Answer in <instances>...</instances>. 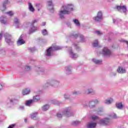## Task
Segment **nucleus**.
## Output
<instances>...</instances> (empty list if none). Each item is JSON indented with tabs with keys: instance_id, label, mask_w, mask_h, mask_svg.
I'll use <instances>...</instances> for the list:
<instances>
[{
	"instance_id": "b1692460",
	"label": "nucleus",
	"mask_w": 128,
	"mask_h": 128,
	"mask_svg": "<svg viewBox=\"0 0 128 128\" xmlns=\"http://www.w3.org/2000/svg\"><path fill=\"white\" fill-rule=\"evenodd\" d=\"M80 124V121H74L72 122V124L73 126H78V124Z\"/></svg>"
},
{
	"instance_id": "5701e85b",
	"label": "nucleus",
	"mask_w": 128,
	"mask_h": 128,
	"mask_svg": "<svg viewBox=\"0 0 128 128\" xmlns=\"http://www.w3.org/2000/svg\"><path fill=\"white\" fill-rule=\"evenodd\" d=\"M121 10H122L123 12H126V6H121Z\"/></svg>"
},
{
	"instance_id": "58836bf2",
	"label": "nucleus",
	"mask_w": 128,
	"mask_h": 128,
	"mask_svg": "<svg viewBox=\"0 0 128 128\" xmlns=\"http://www.w3.org/2000/svg\"><path fill=\"white\" fill-rule=\"evenodd\" d=\"M26 70H30V67L26 66Z\"/></svg>"
},
{
	"instance_id": "f03ea898",
	"label": "nucleus",
	"mask_w": 128,
	"mask_h": 128,
	"mask_svg": "<svg viewBox=\"0 0 128 128\" xmlns=\"http://www.w3.org/2000/svg\"><path fill=\"white\" fill-rule=\"evenodd\" d=\"M63 116H66V118H70V116H74V114L72 111H70V108H68L65 110V111L62 112Z\"/></svg>"
},
{
	"instance_id": "423d86ee",
	"label": "nucleus",
	"mask_w": 128,
	"mask_h": 128,
	"mask_svg": "<svg viewBox=\"0 0 128 128\" xmlns=\"http://www.w3.org/2000/svg\"><path fill=\"white\" fill-rule=\"evenodd\" d=\"M110 124V119L105 118L104 120H100V124H103V126H106Z\"/></svg>"
},
{
	"instance_id": "864d4df0",
	"label": "nucleus",
	"mask_w": 128,
	"mask_h": 128,
	"mask_svg": "<svg viewBox=\"0 0 128 128\" xmlns=\"http://www.w3.org/2000/svg\"><path fill=\"white\" fill-rule=\"evenodd\" d=\"M66 99H67L68 98H66Z\"/></svg>"
},
{
	"instance_id": "8fccbe9b",
	"label": "nucleus",
	"mask_w": 128,
	"mask_h": 128,
	"mask_svg": "<svg viewBox=\"0 0 128 128\" xmlns=\"http://www.w3.org/2000/svg\"><path fill=\"white\" fill-rule=\"evenodd\" d=\"M28 120H26V119H25L24 120V122H26V121H27Z\"/></svg>"
},
{
	"instance_id": "49530a36",
	"label": "nucleus",
	"mask_w": 128,
	"mask_h": 128,
	"mask_svg": "<svg viewBox=\"0 0 128 128\" xmlns=\"http://www.w3.org/2000/svg\"><path fill=\"white\" fill-rule=\"evenodd\" d=\"M28 128H34L32 126H30L28 127Z\"/></svg>"
},
{
	"instance_id": "2eb2a0df",
	"label": "nucleus",
	"mask_w": 128,
	"mask_h": 128,
	"mask_svg": "<svg viewBox=\"0 0 128 128\" xmlns=\"http://www.w3.org/2000/svg\"><path fill=\"white\" fill-rule=\"evenodd\" d=\"M36 30H38L36 27L33 26V28H31L30 30V34H32V32H36Z\"/></svg>"
},
{
	"instance_id": "f3484780",
	"label": "nucleus",
	"mask_w": 128,
	"mask_h": 128,
	"mask_svg": "<svg viewBox=\"0 0 128 128\" xmlns=\"http://www.w3.org/2000/svg\"><path fill=\"white\" fill-rule=\"evenodd\" d=\"M32 100H33L34 102H38V101L40 100V96H34L33 97Z\"/></svg>"
},
{
	"instance_id": "aec40b11",
	"label": "nucleus",
	"mask_w": 128,
	"mask_h": 128,
	"mask_svg": "<svg viewBox=\"0 0 128 128\" xmlns=\"http://www.w3.org/2000/svg\"><path fill=\"white\" fill-rule=\"evenodd\" d=\"M5 40L8 44H12L14 42L12 41L10 39H8L6 36H5Z\"/></svg>"
},
{
	"instance_id": "f8f14e48",
	"label": "nucleus",
	"mask_w": 128,
	"mask_h": 128,
	"mask_svg": "<svg viewBox=\"0 0 128 128\" xmlns=\"http://www.w3.org/2000/svg\"><path fill=\"white\" fill-rule=\"evenodd\" d=\"M30 90L25 88L24 90H23L22 92V94H23V96H26V94H30Z\"/></svg>"
},
{
	"instance_id": "c03bdc74",
	"label": "nucleus",
	"mask_w": 128,
	"mask_h": 128,
	"mask_svg": "<svg viewBox=\"0 0 128 128\" xmlns=\"http://www.w3.org/2000/svg\"><path fill=\"white\" fill-rule=\"evenodd\" d=\"M73 94H78V92H74L73 93Z\"/></svg>"
},
{
	"instance_id": "72a5a7b5",
	"label": "nucleus",
	"mask_w": 128,
	"mask_h": 128,
	"mask_svg": "<svg viewBox=\"0 0 128 128\" xmlns=\"http://www.w3.org/2000/svg\"><path fill=\"white\" fill-rule=\"evenodd\" d=\"M96 32L98 36H102V33L100 32V31H96Z\"/></svg>"
},
{
	"instance_id": "39448f33",
	"label": "nucleus",
	"mask_w": 128,
	"mask_h": 128,
	"mask_svg": "<svg viewBox=\"0 0 128 128\" xmlns=\"http://www.w3.org/2000/svg\"><path fill=\"white\" fill-rule=\"evenodd\" d=\"M102 54L104 56H110L112 54V52L107 48H104L102 50Z\"/></svg>"
},
{
	"instance_id": "ea45409f",
	"label": "nucleus",
	"mask_w": 128,
	"mask_h": 128,
	"mask_svg": "<svg viewBox=\"0 0 128 128\" xmlns=\"http://www.w3.org/2000/svg\"><path fill=\"white\" fill-rule=\"evenodd\" d=\"M36 22H38V21L36 20H34L32 22V24H36Z\"/></svg>"
},
{
	"instance_id": "20e7f679",
	"label": "nucleus",
	"mask_w": 128,
	"mask_h": 128,
	"mask_svg": "<svg viewBox=\"0 0 128 128\" xmlns=\"http://www.w3.org/2000/svg\"><path fill=\"white\" fill-rule=\"evenodd\" d=\"M102 14L101 12H98L97 14V16L96 17H94V20H95V22H100V20H102Z\"/></svg>"
},
{
	"instance_id": "a211bd4d",
	"label": "nucleus",
	"mask_w": 128,
	"mask_h": 128,
	"mask_svg": "<svg viewBox=\"0 0 128 128\" xmlns=\"http://www.w3.org/2000/svg\"><path fill=\"white\" fill-rule=\"evenodd\" d=\"M92 61L94 62L96 64H102V61L100 60H96V59H93Z\"/></svg>"
},
{
	"instance_id": "1a4fd4ad",
	"label": "nucleus",
	"mask_w": 128,
	"mask_h": 128,
	"mask_svg": "<svg viewBox=\"0 0 128 128\" xmlns=\"http://www.w3.org/2000/svg\"><path fill=\"white\" fill-rule=\"evenodd\" d=\"M118 72H119V74H125L126 72V68H122V67H118L117 69Z\"/></svg>"
},
{
	"instance_id": "37998d69",
	"label": "nucleus",
	"mask_w": 128,
	"mask_h": 128,
	"mask_svg": "<svg viewBox=\"0 0 128 128\" xmlns=\"http://www.w3.org/2000/svg\"><path fill=\"white\" fill-rule=\"evenodd\" d=\"M2 85L0 84V90H2Z\"/></svg>"
},
{
	"instance_id": "f257e3e1",
	"label": "nucleus",
	"mask_w": 128,
	"mask_h": 128,
	"mask_svg": "<svg viewBox=\"0 0 128 128\" xmlns=\"http://www.w3.org/2000/svg\"><path fill=\"white\" fill-rule=\"evenodd\" d=\"M62 8L64 10L59 12V16L61 18H64V14H68L70 10H74V6L72 4H68L66 6H62Z\"/></svg>"
},
{
	"instance_id": "0eeeda50",
	"label": "nucleus",
	"mask_w": 128,
	"mask_h": 128,
	"mask_svg": "<svg viewBox=\"0 0 128 128\" xmlns=\"http://www.w3.org/2000/svg\"><path fill=\"white\" fill-rule=\"evenodd\" d=\"M98 102H100L97 100L94 101H92L89 103V106L90 108H92L94 107V104H98Z\"/></svg>"
},
{
	"instance_id": "a878e982",
	"label": "nucleus",
	"mask_w": 128,
	"mask_h": 128,
	"mask_svg": "<svg viewBox=\"0 0 128 128\" xmlns=\"http://www.w3.org/2000/svg\"><path fill=\"white\" fill-rule=\"evenodd\" d=\"M92 120H98V116H96L95 115L92 116Z\"/></svg>"
},
{
	"instance_id": "412c9836",
	"label": "nucleus",
	"mask_w": 128,
	"mask_h": 128,
	"mask_svg": "<svg viewBox=\"0 0 128 128\" xmlns=\"http://www.w3.org/2000/svg\"><path fill=\"white\" fill-rule=\"evenodd\" d=\"M32 102H34L33 100L26 101V106H30V104H32Z\"/></svg>"
},
{
	"instance_id": "4468645a",
	"label": "nucleus",
	"mask_w": 128,
	"mask_h": 128,
	"mask_svg": "<svg viewBox=\"0 0 128 128\" xmlns=\"http://www.w3.org/2000/svg\"><path fill=\"white\" fill-rule=\"evenodd\" d=\"M74 22L77 26H80V21L78 20V19H74L73 20Z\"/></svg>"
},
{
	"instance_id": "a19ab883",
	"label": "nucleus",
	"mask_w": 128,
	"mask_h": 128,
	"mask_svg": "<svg viewBox=\"0 0 128 128\" xmlns=\"http://www.w3.org/2000/svg\"><path fill=\"white\" fill-rule=\"evenodd\" d=\"M113 118H117L118 116H116V114H114V116H112Z\"/></svg>"
},
{
	"instance_id": "bb28decb",
	"label": "nucleus",
	"mask_w": 128,
	"mask_h": 128,
	"mask_svg": "<svg viewBox=\"0 0 128 128\" xmlns=\"http://www.w3.org/2000/svg\"><path fill=\"white\" fill-rule=\"evenodd\" d=\"M8 0H5V1L4 2V4H3V7L4 8V10H6V4H8Z\"/></svg>"
},
{
	"instance_id": "9b49d317",
	"label": "nucleus",
	"mask_w": 128,
	"mask_h": 128,
	"mask_svg": "<svg viewBox=\"0 0 128 128\" xmlns=\"http://www.w3.org/2000/svg\"><path fill=\"white\" fill-rule=\"evenodd\" d=\"M28 4L29 10H30V12H34L35 10H34V6H32V3L29 2Z\"/></svg>"
},
{
	"instance_id": "f704fd0d",
	"label": "nucleus",
	"mask_w": 128,
	"mask_h": 128,
	"mask_svg": "<svg viewBox=\"0 0 128 128\" xmlns=\"http://www.w3.org/2000/svg\"><path fill=\"white\" fill-rule=\"evenodd\" d=\"M88 90V94H92V92H94V91L92 89H90Z\"/></svg>"
},
{
	"instance_id": "4be33fe9",
	"label": "nucleus",
	"mask_w": 128,
	"mask_h": 128,
	"mask_svg": "<svg viewBox=\"0 0 128 128\" xmlns=\"http://www.w3.org/2000/svg\"><path fill=\"white\" fill-rule=\"evenodd\" d=\"M4 16H2L0 17V21L1 22L2 24H6V22L4 21Z\"/></svg>"
},
{
	"instance_id": "e433bc0d",
	"label": "nucleus",
	"mask_w": 128,
	"mask_h": 128,
	"mask_svg": "<svg viewBox=\"0 0 128 128\" xmlns=\"http://www.w3.org/2000/svg\"><path fill=\"white\" fill-rule=\"evenodd\" d=\"M70 54H72V58H76V54H74L72 52H71Z\"/></svg>"
},
{
	"instance_id": "ddd939ff",
	"label": "nucleus",
	"mask_w": 128,
	"mask_h": 128,
	"mask_svg": "<svg viewBox=\"0 0 128 128\" xmlns=\"http://www.w3.org/2000/svg\"><path fill=\"white\" fill-rule=\"evenodd\" d=\"M116 106L117 108L120 110V109L122 108V106H124L122 105V103H116Z\"/></svg>"
},
{
	"instance_id": "3c124183",
	"label": "nucleus",
	"mask_w": 128,
	"mask_h": 128,
	"mask_svg": "<svg viewBox=\"0 0 128 128\" xmlns=\"http://www.w3.org/2000/svg\"><path fill=\"white\" fill-rule=\"evenodd\" d=\"M38 11L40 12V9H38Z\"/></svg>"
},
{
	"instance_id": "393cba45",
	"label": "nucleus",
	"mask_w": 128,
	"mask_h": 128,
	"mask_svg": "<svg viewBox=\"0 0 128 128\" xmlns=\"http://www.w3.org/2000/svg\"><path fill=\"white\" fill-rule=\"evenodd\" d=\"M112 99L110 98V100H106V101L105 102V104H112Z\"/></svg>"
},
{
	"instance_id": "79ce46f5",
	"label": "nucleus",
	"mask_w": 128,
	"mask_h": 128,
	"mask_svg": "<svg viewBox=\"0 0 128 128\" xmlns=\"http://www.w3.org/2000/svg\"><path fill=\"white\" fill-rule=\"evenodd\" d=\"M102 112V109H100V110L98 111V114H100V112Z\"/></svg>"
},
{
	"instance_id": "c756f323",
	"label": "nucleus",
	"mask_w": 128,
	"mask_h": 128,
	"mask_svg": "<svg viewBox=\"0 0 128 128\" xmlns=\"http://www.w3.org/2000/svg\"><path fill=\"white\" fill-rule=\"evenodd\" d=\"M14 23L16 24H20V20L16 18L15 21L14 22Z\"/></svg>"
},
{
	"instance_id": "6ab92c4d",
	"label": "nucleus",
	"mask_w": 128,
	"mask_h": 128,
	"mask_svg": "<svg viewBox=\"0 0 128 128\" xmlns=\"http://www.w3.org/2000/svg\"><path fill=\"white\" fill-rule=\"evenodd\" d=\"M44 112H46V110H48V108H50V106L48 104L44 105L42 108Z\"/></svg>"
},
{
	"instance_id": "dca6fc26",
	"label": "nucleus",
	"mask_w": 128,
	"mask_h": 128,
	"mask_svg": "<svg viewBox=\"0 0 128 128\" xmlns=\"http://www.w3.org/2000/svg\"><path fill=\"white\" fill-rule=\"evenodd\" d=\"M92 46L94 48H98V46L99 44L98 40H96L94 42H93Z\"/></svg>"
},
{
	"instance_id": "473e14b6",
	"label": "nucleus",
	"mask_w": 128,
	"mask_h": 128,
	"mask_svg": "<svg viewBox=\"0 0 128 128\" xmlns=\"http://www.w3.org/2000/svg\"><path fill=\"white\" fill-rule=\"evenodd\" d=\"M31 118H32V120H36V116L32 114H31Z\"/></svg>"
},
{
	"instance_id": "c85d7f7f",
	"label": "nucleus",
	"mask_w": 128,
	"mask_h": 128,
	"mask_svg": "<svg viewBox=\"0 0 128 128\" xmlns=\"http://www.w3.org/2000/svg\"><path fill=\"white\" fill-rule=\"evenodd\" d=\"M116 8L118 10V12H120V10H122V6H116Z\"/></svg>"
},
{
	"instance_id": "a18cd8bd",
	"label": "nucleus",
	"mask_w": 128,
	"mask_h": 128,
	"mask_svg": "<svg viewBox=\"0 0 128 128\" xmlns=\"http://www.w3.org/2000/svg\"><path fill=\"white\" fill-rule=\"evenodd\" d=\"M42 26H46V22H44L42 24Z\"/></svg>"
},
{
	"instance_id": "09e8293b",
	"label": "nucleus",
	"mask_w": 128,
	"mask_h": 128,
	"mask_svg": "<svg viewBox=\"0 0 128 128\" xmlns=\"http://www.w3.org/2000/svg\"><path fill=\"white\" fill-rule=\"evenodd\" d=\"M40 6V4H36V6Z\"/></svg>"
},
{
	"instance_id": "7ed1b4c3",
	"label": "nucleus",
	"mask_w": 128,
	"mask_h": 128,
	"mask_svg": "<svg viewBox=\"0 0 128 128\" xmlns=\"http://www.w3.org/2000/svg\"><path fill=\"white\" fill-rule=\"evenodd\" d=\"M60 50V47L56 46V47H54L53 48L52 47H50L49 48L47 49L46 55L48 56H51V54H52V50Z\"/></svg>"
},
{
	"instance_id": "7c9ffc66",
	"label": "nucleus",
	"mask_w": 128,
	"mask_h": 128,
	"mask_svg": "<svg viewBox=\"0 0 128 128\" xmlns=\"http://www.w3.org/2000/svg\"><path fill=\"white\" fill-rule=\"evenodd\" d=\"M6 14H8L9 16H14V13L11 11L7 12Z\"/></svg>"
},
{
	"instance_id": "2f4dec72",
	"label": "nucleus",
	"mask_w": 128,
	"mask_h": 128,
	"mask_svg": "<svg viewBox=\"0 0 128 128\" xmlns=\"http://www.w3.org/2000/svg\"><path fill=\"white\" fill-rule=\"evenodd\" d=\"M56 116L58 118H62V115L60 114H57Z\"/></svg>"
},
{
	"instance_id": "cd10ccee",
	"label": "nucleus",
	"mask_w": 128,
	"mask_h": 128,
	"mask_svg": "<svg viewBox=\"0 0 128 128\" xmlns=\"http://www.w3.org/2000/svg\"><path fill=\"white\" fill-rule=\"evenodd\" d=\"M42 34L44 36H46L48 34V31L44 29L42 30Z\"/></svg>"
},
{
	"instance_id": "603ef678",
	"label": "nucleus",
	"mask_w": 128,
	"mask_h": 128,
	"mask_svg": "<svg viewBox=\"0 0 128 128\" xmlns=\"http://www.w3.org/2000/svg\"><path fill=\"white\" fill-rule=\"evenodd\" d=\"M66 70H68V69H66Z\"/></svg>"
},
{
	"instance_id": "4c0bfd02",
	"label": "nucleus",
	"mask_w": 128,
	"mask_h": 128,
	"mask_svg": "<svg viewBox=\"0 0 128 128\" xmlns=\"http://www.w3.org/2000/svg\"><path fill=\"white\" fill-rule=\"evenodd\" d=\"M48 4H49V6H52V2L51 1H48Z\"/></svg>"
},
{
	"instance_id": "de8ad7c7",
	"label": "nucleus",
	"mask_w": 128,
	"mask_h": 128,
	"mask_svg": "<svg viewBox=\"0 0 128 128\" xmlns=\"http://www.w3.org/2000/svg\"><path fill=\"white\" fill-rule=\"evenodd\" d=\"M76 36H78V34H76V35L74 36L75 38H76Z\"/></svg>"
},
{
	"instance_id": "c9c22d12",
	"label": "nucleus",
	"mask_w": 128,
	"mask_h": 128,
	"mask_svg": "<svg viewBox=\"0 0 128 128\" xmlns=\"http://www.w3.org/2000/svg\"><path fill=\"white\" fill-rule=\"evenodd\" d=\"M3 34H4V32H1L0 33V40H2Z\"/></svg>"
},
{
	"instance_id": "9d476101",
	"label": "nucleus",
	"mask_w": 128,
	"mask_h": 128,
	"mask_svg": "<svg viewBox=\"0 0 128 128\" xmlns=\"http://www.w3.org/2000/svg\"><path fill=\"white\" fill-rule=\"evenodd\" d=\"M96 123L90 122L87 124L88 128H96Z\"/></svg>"
},
{
	"instance_id": "6e6552de",
	"label": "nucleus",
	"mask_w": 128,
	"mask_h": 128,
	"mask_svg": "<svg viewBox=\"0 0 128 128\" xmlns=\"http://www.w3.org/2000/svg\"><path fill=\"white\" fill-rule=\"evenodd\" d=\"M22 38V36H20L18 40L17 41L18 46H22V44H26V42H24V39Z\"/></svg>"
}]
</instances>
